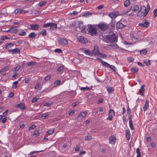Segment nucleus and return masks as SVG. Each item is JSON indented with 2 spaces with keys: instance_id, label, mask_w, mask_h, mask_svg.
<instances>
[{
  "instance_id": "1",
  "label": "nucleus",
  "mask_w": 157,
  "mask_h": 157,
  "mask_svg": "<svg viewBox=\"0 0 157 157\" xmlns=\"http://www.w3.org/2000/svg\"><path fill=\"white\" fill-rule=\"evenodd\" d=\"M117 37L116 34L113 33L111 35H106L105 36V40L106 43H116L117 41Z\"/></svg>"
},
{
  "instance_id": "2",
  "label": "nucleus",
  "mask_w": 157,
  "mask_h": 157,
  "mask_svg": "<svg viewBox=\"0 0 157 157\" xmlns=\"http://www.w3.org/2000/svg\"><path fill=\"white\" fill-rule=\"evenodd\" d=\"M89 32L90 33V34L92 36H96L98 34L97 28L94 26H93L91 25H90V26L89 27Z\"/></svg>"
},
{
  "instance_id": "3",
  "label": "nucleus",
  "mask_w": 157,
  "mask_h": 157,
  "mask_svg": "<svg viewBox=\"0 0 157 157\" xmlns=\"http://www.w3.org/2000/svg\"><path fill=\"white\" fill-rule=\"evenodd\" d=\"M150 23L147 19H144V20L141 23H140L138 24V25L141 27L147 28H148L149 25Z\"/></svg>"
},
{
  "instance_id": "4",
  "label": "nucleus",
  "mask_w": 157,
  "mask_h": 157,
  "mask_svg": "<svg viewBox=\"0 0 157 157\" xmlns=\"http://www.w3.org/2000/svg\"><path fill=\"white\" fill-rule=\"evenodd\" d=\"M58 41L59 44L61 45H65L68 43L67 40L63 38H59Z\"/></svg>"
},
{
  "instance_id": "5",
  "label": "nucleus",
  "mask_w": 157,
  "mask_h": 157,
  "mask_svg": "<svg viewBox=\"0 0 157 157\" xmlns=\"http://www.w3.org/2000/svg\"><path fill=\"white\" fill-rule=\"evenodd\" d=\"M115 23L112 20L110 23L108 25V28L109 29L110 32H112L115 29Z\"/></svg>"
},
{
  "instance_id": "6",
  "label": "nucleus",
  "mask_w": 157,
  "mask_h": 157,
  "mask_svg": "<svg viewBox=\"0 0 157 157\" xmlns=\"http://www.w3.org/2000/svg\"><path fill=\"white\" fill-rule=\"evenodd\" d=\"M99 48L97 45H95L94 47V50L92 51V56L94 55L95 56L99 55Z\"/></svg>"
},
{
  "instance_id": "7",
  "label": "nucleus",
  "mask_w": 157,
  "mask_h": 157,
  "mask_svg": "<svg viewBox=\"0 0 157 157\" xmlns=\"http://www.w3.org/2000/svg\"><path fill=\"white\" fill-rule=\"evenodd\" d=\"M147 8L144 6H142L140 8V11L143 14V15L144 17H145L147 14H145V13L147 12Z\"/></svg>"
},
{
  "instance_id": "8",
  "label": "nucleus",
  "mask_w": 157,
  "mask_h": 157,
  "mask_svg": "<svg viewBox=\"0 0 157 157\" xmlns=\"http://www.w3.org/2000/svg\"><path fill=\"white\" fill-rule=\"evenodd\" d=\"M98 27L103 31H105L108 29V25L105 23L99 24Z\"/></svg>"
},
{
  "instance_id": "9",
  "label": "nucleus",
  "mask_w": 157,
  "mask_h": 157,
  "mask_svg": "<svg viewBox=\"0 0 157 157\" xmlns=\"http://www.w3.org/2000/svg\"><path fill=\"white\" fill-rule=\"evenodd\" d=\"M30 27L29 28V29H32V30H38L39 29L40 26L39 25L35 24L33 25L31 24L30 25Z\"/></svg>"
},
{
  "instance_id": "10",
  "label": "nucleus",
  "mask_w": 157,
  "mask_h": 157,
  "mask_svg": "<svg viewBox=\"0 0 157 157\" xmlns=\"http://www.w3.org/2000/svg\"><path fill=\"white\" fill-rule=\"evenodd\" d=\"M118 11H114L110 13L109 14V16L112 18H115L119 15Z\"/></svg>"
},
{
  "instance_id": "11",
  "label": "nucleus",
  "mask_w": 157,
  "mask_h": 157,
  "mask_svg": "<svg viewBox=\"0 0 157 157\" xmlns=\"http://www.w3.org/2000/svg\"><path fill=\"white\" fill-rule=\"evenodd\" d=\"M8 52L12 54H20L21 52L20 49L18 48H16L13 49H10L8 50Z\"/></svg>"
},
{
  "instance_id": "12",
  "label": "nucleus",
  "mask_w": 157,
  "mask_h": 157,
  "mask_svg": "<svg viewBox=\"0 0 157 157\" xmlns=\"http://www.w3.org/2000/svg\"><path fill=\"white\" fill-rule=\"evenodd\" d=\"M113 115H114V111L112 109H110L109 114V116L107 118V119L110 121H112L113 118Z\"/></svg>"
},
{
  "instance_id": "13",
  "label": "nucleus",
  "mask_w": 157,
  "mask_h": 157,
  "mask_svg": "<svg viewBox=\"0 0 157 157\" xmlns=\"http://www.w3.org/2000/svg\"><path fill=\"white\" fill-rule=\"evenodd\" d=\"M87 113V112L86 111H84L82 113H81L78 115L77 117V119L79 120H81L86 116Z\"/></svg>"
},
{
  "instance_id": "14",
  "label": "nucleus",
  "mask_w": 157,
  "mask_h": 157,
  "mask_svg": "<svg viewBox=\"0 0 157 157\" xmlns=\"http://www.w3.org/2000/svg\"><path fill=\"white\" fill-rule=\"evenodd\" d=\"M126 26L125 25H123L121 22L119 21L116 24V27L117 29H122Z\"/></svg>"
},
{
  "instance_id": "15",
  "label": "nucleus",
  "mask_w": 157,
  "mask_h": 157,
  "mask_svg": "<svg viewBox=\"0 0 157 157\" xmlns=\"http://www.w3.org/2000/svg\"><path fill=\"white\" fill-rule=\"evenodd\" d=\"M116 138L114 136H110L109 139V143L111 144H114L115 142Z\"/></svg>"
},
{
  "instance_id": "16",
  "label": "nucleus",
  "mask_w": 157,
  "mask_h": 157,
  "mask_svg": "<svg viewBox=\"0 0 157 157\" xmlns=\"http://www.w3.org/2000/svg\"><path fill=\"white\" fill-rule=\"evenodd\" d=\"M26 11H25L22 9H17L14 11V13L15 14L17 13H26Z\"/></svg>"
},
{
  "instance_id": "17",
  "label": "nucleus",
  "mask_w": 157,
  "mask_h": 157,
  "mask_svg": "<svg viewBox=\"0 0 157 157\" xmlns=\"http://www.w3.org/2000/svg\"><path fill=\"white\" fill-rule=\"evenodd\" d=\"M16 107L19 108L23 110L25 109V104L22 103H21L16 105Z\"/></svg>"
},
{
  "instance_id": "18",
  "label": "nucleus",
  "mask_w": 157,
  "mask_h": 157,
  "mask_svg": "<svg viewBox=\"0 0 157 157\" xmlns=\"http://www.w3.org/2000/svg\"><path fill=\"white\" fill-rule=\"evenodd\" d=\"M79 41L82 43H86L87 40L86 38L85 39V38L82 36H80L78 38Z\"/></svg>"
},
{
  "instance_id": "19",
  "label": "nucleus",
  "mask_w": 157,
  "mask_h": 157,
  "mask_svg": "<svg viewBox=\"0 0 157 157\" xmlns=\"http://www.w3.org/2000/svg\"><path fill=\"white\" fill-rule=\"evenodd\" d=\"M126 137L127 140H128L130 137L131 134L129 129H127L125 130Z\"/></svg>"
},
{
  "instance_id": "20",
  "label": "nucleus",
  "mask_w": 157,
  "mask_h": 157,
  "mask_svg": "<svg viewBox=\"0 0 157 157\" xmlns=\"http://www.w3.org/2000/svg\"><path fill=\"white\" fill-rule=\"evenodd\" d=\"M64 66L62 65L60 66L57 69V71L58 72V73L61 74L62 73L64 70Z\"/></svg>"
},
{
  "instance_id": "21",
  "label": "nucleus",
  "mask_w": 157,
  "mask_h": 157,
  "mask_svg": "<svg viewBox=\"0 0 157 157\" xmlns=\"http://www.w3.org/2000/svg\"><path fill=\"white\" fill-rule=\"evenodd\" d=\"M144 85H142L140 87V89L139 90L140 94L142 96H144V93L145 91V89L144 88Z\"/></svg>"
},
{
  "instance_id": "22",
  "label": "nucleus",
  "mask_w": 157,
  "mask_h": 157,
  "mask_svg": "<svg viewBox=\"0 0 157 157\" xmlns=\"http://www.w3.org/2000/svg\"><path fill=\"white\" fill-rule=\"evenodd\" d=\"M83 52L85 53L86 55H89L90 56H92V51L89 49H87L85 50Z\"/></svg>"
},
{
  "instance_id": "23",
  "label": "nucleus",
  "mask_w": 157,
  "mask_h": 157,
  "mask_svg": "<svg viewBox=\"0 0 157 157\" xmlns=\"http://www.w3.org/2000/svg\"><path fill=\"white\" fill-rule=\"evenodd\" d=\"M93 14V13L91 12H87L84 13L82 16L87 17L91 16Z\"/></svg>"
},
{
  "instance_id": "24",
  "label": "nucleus",
  "mask_w": 157,
  "mask_h": 157,
  "mask_svg": "<svg viewBox=\"0 0 157 157\" xmlns=\"http://www.w3.org/2000/svg\"><path fill=\"white\" fill-rule=\"evenodd\" d=\"M57 28V24L55 23H51L50 29L54 30Z\"/></svg>"
},
{
  "instance_id": "25",
  "label": "nucleus",
  "mask_w": 157,
  "mask_h": 157,
  "mask_svg": "<svg viewBox=\"0 0 157 157\" xmlns=\"http://www.w3.org/2000/svg\"><path fill=\"white\" fill-rule=\"evenodd\" d=\"M36 36V34L34 32L31 33L28 36L30 38H35Z\"/></svg>"
},
{
  "instance_id": "26",
  "label": "nucleus",
  "mask_w": 157,
  "mask_h": 157,
  "mask_svg": "<svg viewBox=\"0 0 157 157\" xmlns=\"http://www.w3.org/2000/svg\"><path fill=\"white\" fill-rule=\"evenodd\" d=\"M149 107V104H148V100L146 101L144 105V110L145 111Z\"/></svg>"
},
{
  "instance_id": "27",
  "label": "nucleus",
  "mask_w": 157,
  "mask_h": 157,
  "mask_svg": "<svg viewBox=\"0 0 157 157\" xmlns=\"http://www.w3.org/2000/svg\"><path fill=\"white\" fill-rule=\"evenodd\" d=\"M106 88L107 89L108 92L109 93H111L114 90V89H113V87H112L110 86H108V87H106Z\"/></svg>"
},
{
  "instance_id": "28",
  "label": "nucleus",
  "mask_w": 157,
  "mask_h": 157,
  "mask_svg": "<svg viewBox=\"0 0 157 157\" xmlns=\"http://www.w3.org/2000/svg\"><path fill=\"white\" fill-rule=\"evenodd\" d=\"M10 33H16L17 32V29H14L13 28V26H12L10 28Z\"/></svg>"
},
{
  "instance_id": "29",
  "label": "nucleus",
  "mask_w": 157,
  "mask_h": 157,
  "mask_svg": "<svg viewBox=\"0 0 157 157\" xmlns=\"http://www.w3.org/2000/svg\"><path fill=\"white\" fill-rule=\"evenodd\" d=\"M49 114L48 113H43L42 114L41 117L43 119H46L48 117Z\"/></svg>"
},
{
  "instance_id": "30",
  "label": "nucleus",
  "mask_w": 157,
  "mask_h": 157,
  "mask_svg": "<svg viewBox=\"0 0 157 157\" xmlns=\"http://www.w3.org/2000/svg\"><path fill=\"white\" fill-rule=\"evenodd\" d=\"M131 4L130 1L129 0H126L124 2V4L125 7H127Z\"/></svg>"
},
{
  "instance_id": "31",
  "label": "nucleus",
  "mask_w": 157,
  "mask_h": 157,
  "mask_svg": "<svg viewBox=\"0 0 157 157\" xmlns=\"http://www.w3.org/2000/svg\"><path fill=\"white\" fill-rule=\"evenodd\" d=\"M139 69L138 67H132L131 68V71L133 72L134 73H136L138 71Z\"/></svg>"
},
{
  "instance_id": "32",
  "label": "nucleus",
  "mask_w": 157,
  "mask_h": 157,
  "mask_svg": "<svg viewBox=\"0 0 157 157\" xmlns=\"http://www.w3.org/2000/svg\"><path fill=\"white\" fill-rule=\"evenodd\" d=\"M139 9V7L138 6L136 5L134 6L132 9V11L133 12L136 11L138 10Z\"/></svg>"
},
{
  "instance_id": "33",
  "label": "nucleus",
  "mask_w": 157,
  "mask_h": 157,
  "mask_svg": "<svg viewBox=\"0 0 157 157\" xmlns=\"http://www.w3.org/2000/svg\"><path fill=\"white\" fill-rule=\"evenodd\" d=\"M40 34H42L43 36H45L47 35L46 30L44 29H42L40 33Z\"/></svg>"
},
{
  "instance_id": "34",
  "label": "nucleus",
  "mask_w": 157,
  "mask_h": 157,
  "mask_svg": "<svg viewBox=\"0 0 157 157\" xmlns=\"http://www.w3.org/2000/svg\"><path fill=\"white\" fill-rule=\"evenodd\" d=\"M47 3V2L46 1H42L40 2L39 4L38 5L40 7H42L44 6L46 3Z\"/></svg>"
},
{
  "instance_id": "35",
  "label": "nucleus",
  "mask_w": 157,
  "mask_h": 157,
  "mask_svg": "<svg viewBox=\"0 0 157 157\" xmlns=\"http://www.w3.org/2000/svg\"><path fill=\"white\" fill-rule=\"evenodd\" d=\"M140 149L139 148H138L136 150V152L137 154L136 157H141V154L140 152Z\"/></svg>"
},
{
  "instance_id": "36",
  "label": "nucleus",
  "mask_w": 157,
  "mask_h": 157,
  "mask_svg": "<svg viewBox=\"0 0 157 157\" xmlns=\"http://www.w3.org/2000/svg\"><path fill=\"white\" fill-rule=\"evenodd\" d=\"M132 6H131L130 8L128 10H127L126 11H124L123 12L122 14L123 15H126L128 13H129L131 10H132Z\"/></svg>"
},
{
  "instance_id": "37",
  "label": "nucleus",
  "mask_w": 157,
  "mask_h": 157,
  "mask_svg": "<svg viewBox=\"0 0 157 157\" xmlns=\"http://www.w3.org/2000/svg\"><path fill=\"white\" fill-rule=\"evenodd\" d=\"M140 53L141 55H144L147 53V51L146 49H144L141 51Z\"/></svg>"
},
{
  "instance_id": "38",
  "label": "nucleus",
  "mask_w": 157,
  "mask_h": 157,
  "mask_svg": "<svg viewBox=\"0 0 157 157\" xmlns=\"http://www.w3.org/2000/svg\"><path fill=\"white\" fill-rule=\"evenodd\" d=\"M84 138L86 140L88 141L92 139V136H86Z\"/></svg>"
},
{
  "instance_id": "39",
  "label": "nucleus",
  "mask_w": 157,
  "mask_h": 157,
  "mask_svg": "<svg viewBox=\"0 0 157 157\" xmlns=\"http://www.w3.org/2000/svg\"><path fill=\"white\" fill-rule=\"evenodd\" d=\"M129 125L131 129H134V127L133 125L132 121V120H130L129 121Z\"/></svg>"
},
{
  "instance_id": "40",
  "label": "nucleus",
  "mask_w": 157,
  "mask_h": 157,
  "mask_svg": "<svg viewBox=\"0 0 157 157\" xmlns=\"http://www.w3.org/2000/svg\"><path fill=\"white\" fill-rule=\"evenodd\" d=\"M36 64V63L34 62H28L27 63V65L28 66H34Z\"/></svg>"
},
{
  "instance_id": "41",
  "label": "nucleus",
  "mask_w": 157,
  "mask_h": 157,
  "mask_svg": "<svg viewBox=\"0 0 157 157\" xmlns=\"http://www.w3.org/2000/svg\"><path fill=\"white\" fill-rule=\"evenodd\" d=\"M109 46L114 47L116 48H119V47L117 44H109Z\"/></svg>"
},
{
  "instance_id": "42",
  "label": "nucleus",
  "mask_w": 157,
  "mask_h": 157,
  "mask_svg": "<svg viewBox=\"0 0 157 157\" xmlns=\"http://www.w3.org/2000/svg\"><path fill=\"white\" fill-rule=\"evenodd\" d=\"M10 38H9L7 36H2L0 38V40H4L5 39H10Z\"/></svg>"
},
{
  "instance_id": "43",
  "label": "nucleus",
  "mask_w": 157,
  "mask_h": 157,
  "mask_svg": "<svg viewBox=\"0 0 157 157\" xmlns=\"http://www.w3.org/2000/svg\"><path fill=\"white\" fill-rule=\"evenodd\" d=\"M144 62L146 64L147 66L150 65L151 64V61L149 60H146L144 61Z\"/></svg>"
},
{
  "instance_id": "44",
  "label": "nucleus",
  "mask_w": 157,
  "mask_h": 157,
  "mask_svg": "<svg viewBox=\"0 0 157 157\" xmlns=\"http://www.w3.org/2000/svg\"><path fill=\"white\" fill-rule=\"evenodd\" d=\"M51 23H48L45 24L43 25V27L44 28H47L48 27H50L51 26Z\"/></svg>"
},
{
  "instance_id": "45",
  "label": "nucleus",
  "mask_w": 157,
  "mask_h": 157,
  "mask_svg": "<svg viewBox=\"0 0 157 157\" xmlns=\"http://www.w3.org/2000/svg\"><path fill=\"white\" fill-rule=\"evenodd\" d=\"M51 76L50 75H48L46 76L44 78V81H48L49 79L50 78Z\"/></svg>"
},
{
  "instance_id": "46",
  "label": "nucleus",
  "mask_w": 157,
  "mask_h": 157,
  "mask_svg": "<svg viewBox=\"0 0 157 157\" xmlns=\"http://www.w3.org/2000/svg\"><path fill=\"white\" fill-rule=\"evenodd\" d=\"M18 83V81H16L13 83V87L14 88H16L17 87V85Z\"/></svg>"
},
{
  "instance_id": "47",
  "label": "nucleus",
  "mask_w": 157,
  "mask_h": 157,
  "mask_svg": "<svg viewBox=\"0 0 157 157\" xmlns=\"http://www.w3.org/2000/svg\"><path fill=\"white\" fill-rule=\"evenodd\" d=\"M109 67L113 71L115 72H116L115 67L114 66L109 65Z\"/></svg>"
},
{
  "instance_id": "48",
  "label": "nucleus",
  "mask_w": 157,
  "mask_h": 157,
  "mask_svg": "<svg viewBox=\"0 0 157 157\" xmlns=\"http://www.w3.org/2000/svg\"><path fill=\"white\" fill-rule=\"evenodd\" d=\"M99 55H100V57L101 58H103L104 59L106 58V55L105 54H102V53L99 52Z\"/></svg>"
},
{
  "instance_id": "49",
  "label": "nucleus",
  "mask_w": 157,
  "mask_h": 157,
  "mask_svg": "<svg viewBox=\"0 0 157 157\" xmlns=\"http://www.w3.org/2000/svg\"><path fill=\"white\" fill-rule=\"evenodd\" d=\"M52 104V102H45L44 105V106L50 107L51 106Z\"/></svg>"
},
{
  "instance_id": "50",
  "label": "nucleus",
  "mask_w": 157,
  "mask_h": 157,
  "mask_svg": "<svg viewBox=\"0 0 157 157\" xmlns=\"http://www.w3.org/2000/svg\"><path fill=\"white\" fill-rule=\"evenodd\" d=\"M54 51L58 53H62V51L61 49L57 48Z\"/></svg>"
},
{
  "instance_id": "51",
  "label": "nucleus",
  "mask_w": 157,
  "mask_h": 157,
  "mask_svg": "<svg viewBox=\"0 0 157 157\" xmlns=\"http://www.w3.org/2000/svg\"><path fill=\"white\" fill-rule=\"evenodd\" d=\"M39 98H36V97H34L33 99L32 100V103H35L38 100Z\"/></svg>"
},
{
  "instance_id": "52",
  "label": "nucleus",
  "mask_w": 157,
  "mask_h": 157,
  "mask_svg": "<svg viewBox=\"0 0 157 157\" xmlns=\"http://www.w3.org/2000/svg\"><path fill=\"white\" fill-rule=\"evenodd\" d=\"M32 13L35 15H38L40 13V12L39 11H37L36 10H33L32 11Z\"/></svg>"
},
{
  "instance_id": "53",
  "label": "nucleus",
  "mask_w": 157,
  "mask_h": 157,
  "mask_svg": "<svg viewBox=\"0 0 157 157\" xmlns=\"http://www.w3.org/2000/svg\"><path fill=\"white\" fill-rule=\"evenodd\" d=\"M80 89L81 90H90V89L88 87H82L80 88Z\"/></svg>"
},
{
  "instance_id": "54",
  "label": "nucleus",
  "mask_w": 157,
  "mask_h": 157,
  "mask_svg": "<svg viewBox=\"0 0 157 157\" xmlns=\"http://www.w3.org/2000/svg\"><path fill=\"white\" fill-rule=\"evenodd\" d=\"M102 63L103 66H104L105 67H109V65H110L107 63L104 62V61H103V63Z\"/></svg>"
},
{
  "instance_id": "55",
  "label": "nucleus",
  "mask_w": 157,
  "mask_h": 157,
  "mask_svg": "<svg viewBox=\"0 0 157 157\" xmlns=\"http://www.w3.org/2000/svg\"><path fill=\"white\" fill-rule=\"evenodd\" d=\"M147 11L145 13V15L147 14H148V12H149V11L150 10V6L148 4H147Z\"/></svg>"
},
{
  "instance_id": "56",
  "label": "nucleus",
  "mask_w": 157,
  "mask_h": 157,
  "mask_svg": "<svg viewBox=\"0 0 157 157\" xmlns=\"http://www.w3.org/2000/svg\"><path fill=\"white\" fill-rule=\"evenodd\" d=\"M80 145H78L75 149V151H78L80 150Z\"/></svg>"
},
{
  "instance_id": "57",
  "label": "nucleus",
  "mask_w": 157,
  "mask_h": 157,
  "mask_svg": "<svg viewBox=\"0 0 157 157\" xmlns=\"http://www.w3.org/2000/svg\"><path fill=\"white\" fill-rule=\"evenodd\" d=\"M154 17H157V9H155L153 11Z\"/></svg>"
},
{
  "instance_id": "58",
  "label": "nucleus",
  "mask_w": 157,
  "mask_h": 157,
  "mask_svg": "<svg viewBox=\"0 0 157 157\" xmlns=\"http://www.w3.org/2000/svg\"><path fill=\"white\" fill-rule=\"evenodd\" d=\"M79 104L78 102L76 101L72 103V106L73 107H75L77 105Z\"/></svg>"
},
{
  "instance_id": "59",
  "label": "nucleus",
  "mask_w": 157,
  "mask_h": 157,
  "mask_svg": "<svg viewBox=\"0 0 157 157\" xmlns=\"http://www.w3.org/2000/svg\"><path fill=\"white\" fill-rule=\"evenodd\" d=\"M54 132V129H52L51 130H48L47 132L49 135L52 134Z\"/></svg>"
},
{
  "instance_id": "60",
  "label": "nucleus",
  "mask_w": 157,
  "mask_h": 157,
  "mask_svg": "<svg viewBox=\"0 0 157 157\" xmlns=\"http://www.w3.org/2000/svg\"><path fill=\"white\" fill-rule=\"evenodd\" d=\"M36 127V126L34 124H33L31 126L29 127V130H31L34 129Z\"/></svg>"
},
{
  "instance_id": "61",
  "label": "nucleus",
  "mask_w": 157,
  "mask_h": 157,
  "mask_svg": "<svg viewBox=\"0 0 157 157\" xmlns=\"http://www.w3.org/2000/svg\"><path fill=\"white\" fill-rule=\"evenodd\" d=\"M40 133V132L39 131H35L34 133V134L36 135V136H39Z\"/></svg>"
},
{
  "instance_id": "62",
  "label": "nucleus",
  "mask_w": 157,
  "mask_h": 157,
  "mask_svg": "<svg viewBox=\"0 0 157 157\" xmlns=\"http://www.w3.org/2000/svg\"><path fill=\"white\" fill-rule=\"evenodd\" d=\"M146 140L147 142H150L151 141V138L150 136H148L146 138Z\"/></svg>"
},
{
  "instance_id": "63",
  "label": "nucleus",
  "mask_w": 157,
  "mask_h": 157,
  "mask_svg": "<svg viewBox=\"0 0 157 157\" xmlns=\"http://www.w3.org/2000/svg\"><path fill=\"white\" fill-rule=\"evenodd\" d=\"M8 112V110H7L2 113L3 116V117H6V116Z\"/></svg>"
},
{
  "instance_id": "64",
  "label": "nucleus",
  "mask_w": 157,
  "mask_h": 157,
  "mask_svg": "<svg viewBox=\"0 0 157 157\" xmlns=\"http://www.w3.org/2000/svg\"><path fill=\"white\" fill-rule=\"evenodd\" d=\"M128 60L129 62H132L133 61L134 59L132 57H129L128 58Z\"/></svg>"
}]
</instances>
